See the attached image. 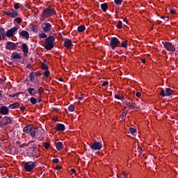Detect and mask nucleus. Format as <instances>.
<instances>
[{"instance_id":"obj_3","label":"nucleus","mask_w":178,"mask_h":178,"mask_svg":"<svg viewBox=\"0 0 178 178\" xmlns=\"http://www.w3.org/2000/svg\"><path fill=\"white\" fill-rule=\"evenodd\" d=\"M56 15V10L54 8H44L42 13L41 17L42 19H48Z\"/></svg>"},{"instance_id":"obj_23","label":"nucleus","mask_w":178,"mask_h":178,"mask_svg":"<svg viewBox=\"0 0 178 178\" xmlns=\"http://www.w3.org/2000/svg\"><path fill=\"white\" fill-rule=\"evenodd\" d=\"M121 47H122V48H127V45H129V40L124 39L123 40L121 43H120Z\"/></svg>"},{"instance_id":"obj_22","label":"nucleus","mask_w":178,"mask_h":178,"mask_svg":"<svg viewBox=\"0 0 178 178\" xmlns=\"http://www.w3.org/2000/svg\"><path fill=\"white\" fill-rule=\"evenodd\" d=\"M173 94V90L166 88H165V97H170Z\"/></svg>"},{"instance_id":"obj_54","label":"nucleus","mask_w":178,"mask_h":178,"mask_svg":"<svg viewBox=\"0 0 178 178\" xmlns=\"http://www.w3.org/2000/svg\"><path fill=\"white\" fill-rule=\"evenodd\" d=\"M71 172L72 173H76V169H74V168L71 169Z\"/></svg>"},{"instance_id":"obj_33","label":"nucleus","mask_w":178,"mask_h":178,"mask_svg":"<svg viewBox=\"0 0 178 178\" xmlns=\"http://www.w3.org/2000/svg\"><path fill=\"white\" fill-rule=\"evenodd\" d=\"M129 131L131 134H133V136L137 134V130L135 128H129Z\"/></svg>"},{"instance_id":"obj_61","label":"nucleus","mask_w":178,"mask_h":178,"mask_svg":"<svg viewBox=\"0 0 178 178\" xmlns=\"http://www.w3.org/2000/svg\"><path fill=\"white\" fill-rule=\"evenodd\" d=\"M123 21L125 22L126 23H127V18H124V19H123Z\"/></svg>"},{"instance_id":"obj_46","label":"nucleus","mask_w":178,"mask_h":178,"mask_svg":"<svg viewBox=\"0 0 178 178\" xmlns=\"http://www.w3.org/2000/svg\"><path fill=\"white\" fill-rule=\"evenodd\" d=\"M49 145H50L49 143H44V147L45 149H48L49 148Z\"/></svg>"},{"instance_id":"obj_52","label":"nucleus","mask_w":178,"mask_h":178,"mask_svg":"<svg viewBox=\"0 0 178 178\" xmlns=\"http://www.w3.org/2000/svg\"><path fill=\"white\" fill-rule=\"evenodd\" d=\"M20 110L22 111V112H24V111H26V107H24V106H21Z\"/></svg>"},{"instance_id":"obj_9","label":"nucleus","mask_w":178,"mask_h":178,"mask_svg":"<svg viewBox=\"0 0 178 178\" xmlns=\"http://www.w3.org/2000/svg\"><path fill=\"white\" fill-rule=\"evenodd\" d=\"M17 30H19V28L17 26H14L13 28L8 29L6 33V37H8V38L15 37V34L17 33Z\"/></svg>"},{"instance_id":"obj_24","label":"nucleus","mask_w":178,"mask_h":178,"mask_svg":"<svg viewBox=\"0 0 178 178\" xmlns=\"http://www.w3.org/2000/svg\"><path fill=\"white\" fill-rule=\"evenodd\" d=\"M19 106H20V104H19V103L15 102L14 104H11L8 106V108L10 109H15V108H19Z\"/></svg>"},{"instance_id":"obj_42","label":"nucleus","mask_w":178,"mask_h":178,"mask_svg":"<svg viewBox=\"0 0 178 178\" xmlns=\"http://www.w3.org/2000/svg\"><path fill=\"white\" fill-rule=\"evenodd\" d=\"M115 1V3L118 5V6H120L122 5V3L123 2V0H114Z\"/></svg>"},{"instance_id":"obj_38","label":"nucleus","mask_w":178,"mask_h":178,"mask_svg":"<svg viewBox=\"0 0 178 178\" xmlns=\"http://www.w3.org/2000/svg\"><path fill=\"white\" fill-rule=\"evenodd\" d=\"M14 22H16V23H17L18 24H20V23H22L23 20L20 17H17L14 19Z\"/></svg>"},{"instance_id":"obj_4","label":"nucleus","mask_w":178,"mask_h":178,"mask_svg":"<svg viewBox=\"0 0 178 178\" xmlns=\"http://www.w3.org/2000/svg\"><path fill=\"white\" fill-rule=\"evenodd\" d=\"M41 27L44 33H49V35H54V33H55V29H54V27H52V24L49 22H46L43 23Z\"/></svg>"},{"instance_id":"obj_49","label":"nucleus","mask_w":178,"mask_h":178,"mask_svg":"<svg viewBox=\"0 0 178 178\" xmlns=\"http://www.w3.org/2000/svg\"><path fill=\"white\" fill-rule=\"evenodd\" d=\"M52 162H53V163H58V162H59V159H54L52 160Z\"/></svg>"},{"instance_id":"obj_48","label":"nucleus","mask_w":178,"mask_h":178,"mask_svg":"<svg viewBox=\"0 0 178 178\" xmlns=\"http://www.w3.org/2000/svg\"><path fill=\"white\" fill-rule=\"evenodd\" d=\"M170 12L171 15H176V11L175 10L174 8H171L170 10Z\"/></svg>"},{"instance_id":"obj_64","label":"nucleus","mask_w":178,"mask_h":178,"mask_svg":"<svg viewBox=\"0 0 178 178\" xmlns=\"http://www.w3.org/2000/svg\"><path fill=\"white\" fill-rule=\"evenodd\" d=\"M9 97H10L11 98H13V97H15V95H9Z\"/></svg>"},{"instance_id":"obj_59","label":"nucleus","mask_w":178,"mask_h":178,"mask_svg":"<svg viewBox=\"0 0 178 178\" xmlns=\"http://www.w3.org/2000/svg\"><path fill=\"white\" fill-rule=\"evenodd\" d=\"M40 88H42V87L40 86V83H38L37 89H38V90H40Z\"/></svg>"},{"instance_id":"obj_47","label":"nucleus","mask_w":178,"mask_h":178,"mask_svg":"<svg viewBox=\"0 0 178 178\" xmlns=\"http://www.w3.org/2000/svg\"><path fill=\"white\" fill-rule=\"evenodd\" d=\"M108 84H109V82H108V81H104V82L102 83V86L103 87H105V86H108Z\"/></svg>"},{"instance_id":"obj_18","label":"nucleus","mask_w":178,"mask_h":178,"mask_svg":"<svg viewBox=\"0 0 178 178\" xmlns=\"http://www.w3.org/2000/svg\"><path fill=\"white\" fill-rule=\"evenodd\" d=\"M11 59H19V60L22 59V56L18 52H13L11 54L10 56Z\"/></svg>"},{"instance_id":"obj_10","label":"nucleus","mask_w":178,"mask_h":178,"mask_svg":"<svg viewBox=\"0 0 178 178\" xmlns=\"http://www.w3.org/2000/svg\"><path fill=\"white\" fill-rule=\"evenodd\" d=\"M92 151H99L102 148V143L101 142L95 141L89 145Z\"/></svg>"},{"instance_id":"obj_55","label":"nucleus","mask_w":178,"mask_h":178,"mask_svg":"<svg viewBox=\"0 0 178 178\" xmlns=\"http://www.w3.org/2000/svg\"><path fill=\"white\" fill-rule=\"evenodd\" d=\"M79 101H83L84 99V97L81 96V97H79Z\"/></svg>"},{"instance_id":"obj_43","label":"nucleus","mask_w":178,"mask_h":178,"mask_svg":"<svg viewBox=\"0 0 178 178\" xmlns=\"http://www.w3.org/2000/svg\"><path fill=\"white\" fill-rule=\"evenodd\" d=\"M14 8L17 10V9H20V3H15L14 4Z\"/></svg>"},{"instance_id":"obj_25","label":"nucleus","mask_w":178,"mask_h":178,"mask_svg":"<svg viewBox=\"0 0 178 178\" xmlns=\"http://www.w3.org/2000/svg\"><path fill=\"white\" fill-rule=\"evenodd\" d=\"M29 149L32 154H37V147L35 145L30 147Z\"/></svg>"},{"instance_id":"obj_26","label":"nucleus","mask_w":178,"mask_h":178,"mask_svg":"<svg viewBox=\"0 0 178 178\" xmlns=\"http://www.w3.org/2000/svg\"><path fill=\"white\" fill-rule=\"evenodd\" d=\"M100 8L101 9H102L103 12H106V10H108V3H102L100 5Z\"/></svg>"},{"instance_id":"obj_19","label":"nucleus","mask_w":178,"mask_h":178,"mask_svg":"<svg viewBox=\"0 0 178 178\" xmlns=\"http://www.w3.org/2000/svg\"><path fill=\"white\" fill-rule=\"evenodd\" d=\"M64 45H65V48H70V47H72V45H73L72 40L66 39L65 41L64 42Z\"/></svg>"},{"instance_id":"obj_58","label":"nucleus","mask_w":178,"mask_h":178,"mask_svg":"<svg viewBox=\"0 0 178 178\" xmlns=\"http://www.w3.org/2000/svg\"><path fill=\"white\" fill-rule=\"evenodd\" d=\"M38 102H39V103H40V102H42V99L39 98L38 100Z\"/></svg>"},{"instance_id":"obj_12","label":"nucleus","mask_w":178,"mask_h":178,"mask_svg":"<svg viewBox=\"0 0 178 178\" xmlns=\"http://www.w3.org/2000/svg\"><path fill=\"white\" fill-rule=\"evenodd\" d=\"M4 14L6 15V16H8V17H11L12 19H15V17H17V16H19V12H17V10H13L11 13L4 11Z\"/></svg>"},{"instance_id":"obj_63","label":"nucleus","mask_w":178,"mask_h":178,"mask_svg":"<svg viewBox=\"0 0 178 178\" xmlns=\"http://www.w3.org/2000/svg\"><path fill=\"white\" fill-rule=\"evenodd\" d=\"M133 104L134 105V106H138L136 102H133Z\"/></svg>"},{"instance_id":"obj_60","label":"nucleus","mask_w":178,"mask_h":178,"mask_svg":"<svg viewBox=\"0 0 178 178\" xmlns=\"http://www.w3.org/2000/svg\"><path fill=\"white\" fill-rule=\"evenodd\" d=\"M33 94H34V97H35V95H37V92L35 90L33 91Z\"/></svg>"},{"instance_id":"obj_56","label":"nucleus","mask_w":178,"mask_h":178,"mask_svg":"<svg viewBox=\"0 0 178 178\" xmlns=\"http://www.w3.org/2000/svg\"><path fill=\"white\" fill-rule=\"evenodd\" d=\"M141 62H142V63H145V62H146L145 58H142Z\"/></svg>"},{"instance_id":"obj_50","label":"nucleus","mask_w":178,"mask_h":178,"mask_svg":"<svg viewBox=\"0 0 178 178\" xmlns=\"http://www.w3.org/2000/svg\"><path fill=\"white\" fill-rule=\"evenodd\" d=\"M114 98H115V99H122V97H120L118 95H115Z\"/></svg>"},{"instance_id":"obj_30","label":"nucleus","mask_w":178,"mask_h":178,"mask_svg":"<svg viewBox=\"0 0 178 178\" xmlns=\"http://www.w3.org/2000/svg\"><path fill=\"white\" fill-rule=\"evenodd\" d=\"M129 111H123L122 113H121V118L122 119V120H126V116H127V113H128Z\"/></svg>"},{"instance_id":"obj_31","label":"nucleus","mask_w":178,"mask_h":178,"mask_svg":"<svg viewBox=\"0 0 178 178\" xmlns=\"http://www.w3.org/2000/svg\"><path fill=\"white\" fill-rule=\"evenodd\" d=\"M30 29L31 31H33V33H37V31H38V29L37 28V26H35L33 24L30 25Z\"/></svg>"},{"instance_id":"obj_39","label":"nucleus","mask_w":178,"mask_h":178,"mask_svg":"<svg viewBox=\"0 0 178 178\" xmlns=\"http://www.w3.org/2000/svg\"><path fill=\"white\" fill-rule=\"evenodd\" d=\"M43 74H44V77H48V76H49V74H51V72H49V70H46Z\"/></svg>"},{"instance_id":"obj_21","label":"nucleus","mask_w":178,"mask_h":178,"mask_svg":"<svg viewBox=\"0 0 178 178\" xmlns=\"http://www.w3.org/2000/svg\"><path fill=\"white\" fill-rule=\"evenodd\" d=\"M6 33H5V29L0 28V40H5V35Z\"/></svg>"},{"instance_id":"obj_17","label":"nucleus","mask_w":178,"mask_h":178,"mask_svg":"<svg viewBox=\"0 0 178 178\" xmlns=\"http://www.w3.org/2000/svg\"><path fill=\"white\" fill-rule=\"evenodd\" d=\"M22 52L24 53V55H27L29 54V46L26 43H23L22 44Z\"/></svg>"},{"instance_id":"obj_53","label":"nucleus","mask_w":178,"mask_h":178,"mask_svg":"<svg viewBox=\"0 0 178 178\" xmlns=\"http://www.w3.org/2000/svg\"><path fill=\"white\" fill-rule=\"evenodd\" d=\"M26 67L27 69H30L31 67V63L27 64Z\"/></svg>"},{"instance_id":"obj_29","label":"nucleus","mask_w":178,"mask_h":178,"mask_svg":"<svg viewBox=\"0 0 178 178\" xmlns=\"http://www.w3.org/2000/svg\"><path fill=\"white\" fill-rule=\"evenodd\" d=\"M33 91H35V88H28V92H29V95H31L32 97H34L35 93H33Z\"/></svg>"},{"instance_id":"obj_20","label":"nucleus","mask_w":178,"mask_h":178,"mask_svg":"<svg viewBox=\"0 0 178 178\" xmlns=\"http://www.w3.org/2000/svg\"><path fill=\"white\" fill-rule=\"evenodd\" d=\"M55 145L58 151H62L64 148L63 143H62V142H57L55 143Z\"/></svg>"},{"instance_id":"obj_37","label":"nucleus","mask_w":178,"mask_h":178,"mask_svg":"<svg viewBox=\"0 0 178 178\" xmlns=\"http://www.w3.org/2000/svg\"><path fill=\"white\" fill-rule=\"evenodd\" d=\"M70 112H74V104H71L68 107Z\"/></svg>"},{"instance_id":"obj_45","label":"nucleus","mask_w":178,"mask_h":178,"mask_svg":"<svg viewBox=\"0 0 178 178\" xmlns=\"http://www.w3.org/2000/svg\"><path fill=\"white\" fill-rule=\"evenodd\" d=\"M56 170H58V172H60V170H62V166H59V165H56Z\"/></svg>"},{"instance_id":"obj_14","label":"nucleus","mask_w":178,"mask_h":178,"mask_svg":"<svg viewBox=\"0 0 178 178\" xmlns=\"http://www.w3.org/2000/svg\"><path fill=\"white\" fill-rule=\"evenodd\" d=\"M9 113V108L6 106L0 107V115H8Z\"/></svg>"},{"instance_id":"obj_44","label":"nucleus","mask_w":178,"mask_h":178,"mask_svg":"<svg viewBox=\"0 0 178 178\" xmlns=\"http://www.w3.org/2000/svg\"><path fill=\"white\" fill-rule=\"evenodd\" d=\"M38 90V94H44V88H40Z\"/></svg>"},{"instance_id":"obj_57","label":"nucleus","mask_w":178,"mask_h":178,"mask_svg":"<svg viewBox=\"0 0 178 178\" xmlns=\"http://www.w3.org/2000/svg\"><path fill=\"white\" fill-rule=\"evenodd\" d=\"M8 65H10V66H13V63L10 61H8Z\"/></svg>"},{"instance_id":"obj_6","label":"nucleus","mask_w":178,"mask_h":178,"mask_svg":"<svg viewBox=\"0 0 178 178\" xmlns=\"http://www.w3.org/2000/svg\"><path fill=\"white\" fill-rule=\"evenodd\" d=\"M110 47L112 49H115V48H118V47H120V40H119L116 37L111 38L110 40Z\"/></svg>"},{"instance_id":"obj_15","label":"nucleus","mask_w":178,"mask_h":178,"mask_svg":"<svg viewBox=\"0 0 178 178\" xmlns=\"http://www.w3.org/2000/svg\"><path fill=\"white\" fill-rule=\"evenodd\" d=\"M1 122L4 126H6V124H10L12 123V120L9 117L5 116L2 118Z\"/></svg>"},{"instance_id":"obj_11","label":"nucleus","mask_w":178,"mask_h":178,"mask_svg":"<svg viewBox=\"0 0 178 178\" xmlns=\"http://www.w3.org/2000/svg\"><path fill=\"white\" fill-rule=\"evenodd\" d=\"M19 43H15L13 42H7L6 45V49L8 51H15L17 48Z\"/></svg>"},{"instance_id":"obj_32","label":"nucleus","mask_w":178,"mask_h":178,"mask_svg":"<svg viewBox=\"0 0 178 178\" xmlns=\"http://www.w3.org/2000/svg\"><path fill=\"white\" fill-rule=\"evenodd\" d=\"M48 35H47V33L45 32H42L41 33H39V38H48Z\"/></svg>"},{"instance_id":"obj_7","label":"nucleus","mask_w":178,"mask_h":178,"mask_svg":"<svg viewBox=\"0 0 178 178\" xmlns=\"http://www.w3.org/2000/svg\"><path fill=\"white\" fill-rule=\"evenodd\" d=\"M163 45L166 51H170V52H175V51H176V45L175 46L172 42H163Z\"/></svg>"},{"instance_id":"obj_40","label":"nucleus","mask_w":178,"mask_h":178,"mask_svg":"<svg viewBox=\"0 0 178 178\" xmlns=\"http://www.w3.org/2000/svg\"><path fill=\"white\" fill-rule=\"evenodd\" d=\"M137 151L140 154V155H141V154H143V147H141V146H140V145H138Z\"/></svg>"},{"instance_id":"obj_2","label":"nucleus","mask_w":178,"mask_h":178,"mask_svg":"<svg viewBox=\"0 0 178 178\" xmlns=\"http://www.w3.org/2000/svg\"><path fill=\"white\" fill-rule=\"evenodd\" d=\"M45 46L44 49L47 51H51L54 47H55L54 42H55V37L52 35H49V37H47L45 40Z\"/></svg>"},{"instance_id":"obj_41","label":"nucleus","mask_w":178,"mask_h":178,"mask_svg":"<svg viewBox=\"0 0 178 178\" xmlns=\"http://www.w3.org/2000/svg\"><path fill=\"white\" fill-rule=\"evenodd\" d=\"M159 95H161L163 97H166V92H165V90H163V89L161 90V91L159 93Z\"/></svg>"},{"instance_id":"obj_36","label":"nucleus","mask_w":178,"mask_h":178,"mask_svg":"<svg viewBox=\"0 0 178 178\" xmlns=\"http://www.w3.org/2000/svg\"><path fill=\"white\" fill-rule=\"evenodd\" d=\"M41 67L42 70H48V65L44 63H42Z\"/></svg>"},{"instance_id":"obj_28","label":"nucleus","mask_w":178,"mask_h":178,"mask_svg":"<svg viewBox=\"0 0 178 178\" xmlns=\"http://www.w3.org/2000/svg\"><path fill=\"white\" fill-rule=\"evenodd\" d=\"M125 105H127V106H129V108H132V109H138L139 106H135L131 105V104L129 102H124Z\"/></svg>"},{"instance_id":"obj_1","label":"nucleus","mask_w":178,"mask_h":178,"mask_svg":"<svg viewBox=\"0 0 178 178\" xmlns=\"http://www.w3.org/2000/svg\"><path fill=\"white\" fill-rule=\"evenodd\" d=\"M23 131L24 133H25V134H30V136H31L32 137H35V133L38 131H40L41 136H44L45 134V130H44L42 128H39L37 129L35 131H33L31 124H29L24 127Z\"/></svg>"},{"instance_id":"obj_27","label":"nucleus","mask_w":178,"mask_h":178,"mask_svg":"<svg viewBox=\"0 0 178 178\" xmlns=\"http://www.w3.org/2000/svg\"><path fill=\"white\" fill-rule=\"evenodd\" d=\"M86 31V26L84 25H80L78 26L77 31L78 33H83V31Z\"/></svg>"},{"instance_id":"obj_8","label":"nucleus","mask_w":178,"mask_h":178,"mask_svg":"<svg viewBox=\"0 0 178 178\" xmlns=\"http://www.w3.org/2000/svg\"><path fill=\"white\" fill-rule=\"evenodd\" d=\"M40 76H41L40 72H36L32 71L29 74V80L31 83H35V80H37L38 77H40Z\"/></svg>"},{"instance_id":"obj_13","label":"nucleus","mask_w":178,"mask_h":178,"mask_svg":"<svg viewBox=\"0 0 178 178\" xmlns=\"http://www.w3.org/2000/svg\"><path fill=\"white\" fill-rule=\"evenodd\" d=\"M55 129L57 131H65V130H66L65 124L60 123L56 124Z\"/></svg>"},{"instance_id":"obj_35","label":"nucleus","mask_w":178,"mask_h":178,"mask_svg":"<svg viewBox=\"0 0 178 178\" xmlns=\"http://www.w3.org/2000/svg\"><path fill=\"white\" fill-rule=\"evenodd\" d=\"M122 24V21H118V22L116 25L117 29H119L120 30L122 29L123 27Z\"/></svg>"},{"instance_id":"obj_34","label":"nucleus","mask_w":178,"mask_h":178,"mask_svg":"<svg viewBox=\"0 0 178 178\" xmlns=\"http://www.w3.org/2000/svg\"><path fill=\"white\" fill-rule=\"evenodd\" d=\"M30 102L32 105H35V104H37V99H35V97H31Z\"/></svg>"},{"instance_id":"obj_5","label":"nucleus","mask_w":178,"mask_h":178,"mask_svg":"<svg viewBox=\"0 0 178 178\" xmlns=\"http://www.w3.org/2000/svg\"><path fill=\"white\" fill-rule=\"evenodd\" d=\"M37 165L36 161H28L24 163V169H25L26 172H33L35 166Z\"/></svg>"},{"instance_id":"obj_51","label":"nucleus","mask_w":178,"mask_h":178,"mask_svg":"<svg viewBox=\"0 0 178 178\" xmlns=\"http://www.w3.org/2000/svg\"><path fill=\"white\" fill-rule=\"evenodd\" d=\"M136 95V97H138V98H140V97H141V92H137Z\"/></svg>"},{"instance_id":"obj_16","label":"nucleus","mask_w":178,"mask_h":178,"mask_svg":"<svg viewBox=\"0 0 178 178\" xmlns=\"http://www.w3.org/2000/svg\"><path fill=\"white\" fill-rule=\"evenodd\" d=\"M20 37H23V38H26V40H29L30 38V33L27 31H22L19 32Z\"/></svg>"},{"instance_id":"obj_62","label":"nucleus","mask_w":178,"mask_h":178,"mask_svg":"<svg viewBox=\"0 0 178 178\" xmlns=\"http://www.w3.org/2000/svg\"><path fill=\"white\" fill-rule=\"evenodd\" d=\"M161 19H163V20H165V19H166V17H165V16H162V17H161Z\"/></svg>"}]
</instances>
